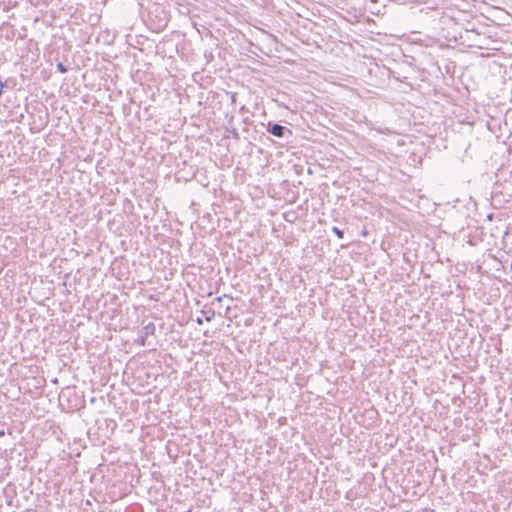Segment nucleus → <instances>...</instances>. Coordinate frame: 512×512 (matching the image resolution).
Returning <instances> with one entry per match:
<instances>
[{"label":"nucleus","instance_id":"8","mask_svg":"<svg viewBox=\"0 0 512 512\" xmlns=\"http://www.w3.org/2000/svg\"><path fill=\"white\" fill-rule=\"evenodd\" d=\"M424 512H434L432 509H426Z\"/></svg>","mask_w":512,"mask_h":512},{"label":"nucleus","instance_id":"9","mask_svg":"<svg viewBox=\"0 0 512 512\" xmlns=\"http://www.w3.org/2000/svg\"><path fill=\"white\" fill-rule=\"evenodd\" d=\"M3 435H4V432H3V431H1V432H0V436H3Z\"/></svg>","mask_w":512,"mask_h":512},{"label":"nucleus","instance_id":"7","mask_svg":"<svg viewBox=\"0 0 512 512\" xmlns=\"http://www.w3.org/2000/svg\"><path fill=\"white\" fill-rule=\"evenodd\" d=\"M196 321H197V323H198V324H202V320H201V318H197V320H196Z\"/></svg>","mask_w":512,"mask_h":512},{"label":"nucleus","instance_id":"3","mask_svg":"<svg viewBox=\"0 0 512 512\" xmlns=\"http://www.w3.org/2000/svg\"><path fill=\"white\" fill-rule=\"evenodd\" d=\"M202 314L205 316V320L207 322H210L215 316V312L212 309H209L208 311L202 310Z\"/></svg>","mask_w":512,"mask_h":512},{"label":"nucleus","instance_id":"5","mask_svg":"<svg viewBox=\"0 0 512 512\" xmlns=\"http://www.w3.org/2000/svg\"><path fill=\"white\" fill-rule=\"evenodd\" d=\"M57 69H58L61 73H66V72L68 71V69L66 68V66H65L63 63H61V62H59V63L57 64Z\"/></svg>","mask_w":512,"mask_h":512},{"label":"nucleus","instance_id":"2","mask_svg":"<svg viewBox=\"0 0 512 512\" xmlns=\"http://www.w3.org/2000/svg\"><path fill=\"white\" fill-rule=\"evenodd\" d=\"M267 131L278 138L285 137L286 133H288L289 135L292 134L290 129L277 123H269Z\"/></svg>","mask_w":512,"mask_h":512},{"label":"nucleus","instance_id":"1","mask_svg":"<svg viewBox=\"0 0 512 512\" xmlns=\"http://www.w3.org/2000/svg\"><path fill=\"white\" fill-rule=\"evenodd\" d=\"M156 331L155 324L153 322H149L147 325H145L142 330L140 331V335L136 342L140 346L146 345V340L150 335H154Z\"/></svg>","mask_w":512,"mask_h":512},{"label":"nucleus","instance_id":"4","mask_svg":"<svg viewBox=\"0 0 512 512\" xmlns=\"http://www.w3.org/2000/svg\"><path fill=\"white\" fill-rule=\"evenodd\" d=\"M332 231L335 233V235L339 238V239H342L344 237V231L339 229L338 227L334 226L332 228Z\"/></svg>","mask_w":512,"mask_h":512},{"label":"nucleus","instance_id":"6","mask_svg":"<svg viewBox=\"0 0 512 512\" xmlns=\"http://www.w3.org/2000/svg\"><path fill=\"white\" fill-rule=\"evenodd\" d=\"M215 300H216L217 302H221V301H222V297H217Z\"/></svg>","mask_w":512,"mask_h":512}]
</instances>
